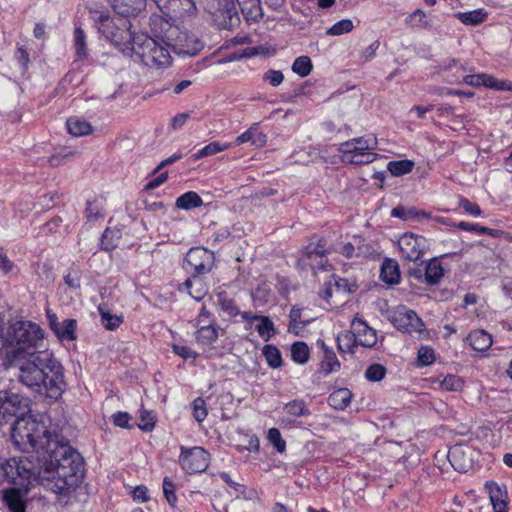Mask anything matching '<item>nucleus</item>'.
Returning a JSON list of instances; mask_svg holds the SVG:
<instances>
[{
    "label": "nucleus",
    "instance_id": "1",
    "mask_svg": "<svg viewBox=\"0 0 512 512\" xmlns=\"http://www.w3.org/2000/svg\"><path fill=\"white\" fill-rule=\"evenodd\" d=\"M4 330L0 314V353L5 350L12 360H19V381L42 397L58 400L66 388L64 368L52 353L35 351L43 340L42 329L30 321H17L6 334Z\"/></svg>",
    "mask_w": 512,
    "mask_h": 512
},
{
    "label": "nucleus",
    "instance_id": "2",
    "mask_svg": "<svg viewBox=\"0 0 512 512\" xmlns=\"http://www.w3.org/2000/svg\"><path fill=\"white\" fill-rule=\"evenodd\" d=\"M30 412V400L13 389L0 390V418L15 417L11 438L14 445L23 452L45 449L50 442V431L37 421Z\"/></svg>",
    "mask_w": 512,
    "mask_h": 512
},
{
    "label": "nucleus",
    "instance_id": "3",
    "mask_svg": "<svg viewBox=\"0 0 512 512\" xmlns=\"http://www.w3.org/2000/svg\"><path fill=\"white\" fill-rule=\"evenodd\" d=\"M51 445L52 434L50 433V442L47 448L35 450L50 456V460L46 461L38 470V479L44 487L52 492L69 495L80 485L84 476L83 458L69 445H60L55 449H52Z\"/></svg>",
    "mask_w": 512,
    "mask_h": 512
},
{
    "label": "nucleus",
    "instance_id": "4",
    "mask_svg": "<svg viewBox=\"0 0 512 512\" xmlns=\"http://www.w3.org/2000/svg\"><path fill=\"white\" fill-rule=\"evenodd\" d=\"M146 0H114L113 10L124 18H112L108 11L90 10L103 36L126 56L133 55V46L138 33L131 30L132 24L126 18L135 15L145 7Z\"/></svg>",
    "mask_w": 512,
    "mask_h": 512
},
{
    "label": "nucleus",
    "instance_id": "5",
    "mask_svg": "<svg viewBox=\"0 0 512 512\" xmlns=\"http://www.w3.org/2000/svg\"><path fill=\"white\" fill-rule=\"evenodd\" d=\"M152 69L167 68L171 64V55L167 47L145 33H138L133 46V55Z\"/></svg>",
    "mask_w": 512,
    "mask_h": 512
},
{
    "label": "nucleus",
    "instance_id": "6",
    "mask_svg": "<svg viewBox=\"0 0 512 512\" xmlns=\"http://www.w3.org/2000/svg\"><path fill=\"white\" fill-rule=\"evenodd\" d=\"M1 471L3 478L10 484L14 485L13 488L24 489V492L29 490L30 480L36 476V472L30 463H26L22 459L10 458L1 464Z\"/></svg>",
    "mask_w": 512,
    "mask_h": 512
},
{
    "label": "nucleus",
    "instance_id": "7",
    "mask_svg": "<svg viewBox=\"0 0 512 512\" xmlns=\"http://www.w3.org/2000/svg\"><path fill=\"white\" fill-rule=\"evenodd\" d=\"M398 246L404 259L416 262L429 250L430 245L424 236L407 232L399 238Z\"/></svg>",
    "mask_w": 512,
    "mask_h": 512
},
{
    "label": "nucleus",
    "instance_id": "8",
    "mask_svg": "<svg viewBox=\"0 0 512 512\" xmlns=\"http://www.w3.org/2000/svg\"><path fill=\"white\" fill-rule=\"evenodd\" d=\"M179 464L189 474L200 473L209 465V455L201 447L186 448L181 446Z\"/></svg>",
    "mask_w": 512,
    "mask_h": 512
},
{
    "label": "nucleus",
    "instance_id": "9",
    "mask_svg": "<svg viewBox=\"0 0 512 512\" xmlns=\"http://www.w3.org/2000/svg\"><path fill=\"white\" fill-rule=\"evenodd\" d=\"M214 255L211 251L195 247L191 248L184 259V268L192 275H204L211 271Z\"/></svg>",
    "mask_w": 512,
    "mask_h": 512
},
{
    "label": "nucleus",
    "instance_id": "10",
    "mask_svg": "<svg viewBox=\"0 0 512 512\" xmlns=\"http://www.w3.org/2000/svg\"><path fill=\"white\" fill-rule=\"evenodd\" d=\"M391 323L399 331L407 334L421 332L424 323L418 315L405 306H399L391 315Z\"/></svg>",
    "mask_w": 512,
    "mask_h": 512
},
{
    "label": "nucleus",
    "instance_id": "11",
    "mask_svg": "<svg viewBox=\"0 0 512 512\" xmlns=\"http://www.w3.org/2000/svg\"><path fill=\"white\" fill-rule=\"evenodd\" d=\"M377 148V138L372 135L353 138L340 144L339 151L344 158H348L349 154L372 152Z\"/></svg>",
    "mask_w": 512,
    "mask_h": 512
},
{
    "label": "nucleus",
    "instance_id": "12",
    "mask_svg": "<svg viewBox=\"0 0 512 512\" xmlns=\"http://www.w3.org/2000/svg\"><path fill=\"white\" fill-rule=\"evenodd\" d=\"M330 252L327 241L324 237L314 235L305 248L298 253V263L306 260H317Z\"/></svg>",
    "mask_w": 512,
    "mask_h": 512
},
{
    "label": "nucleus",
    "instance_id": "13",
    "mask_svg": "<svg viewBox=\"0 0 512 512\" xmlns=\"http://www.w3.org/2000/svg\"><path fill=\"white\" fill-rule=\"evenodd\" d=\"M447 457L452 467L458 472H467L472 467V459L468 446H453L448 451Z\"/></svg>",
    "mask_w": 512,
    "mask_h": 512
},
{
    "label": "nucleus",
    "instance_id": "14",
    "mask_svg": "<svg viewBox=\"0 0 512 512\" xmlns=\"http://www.w3.org/2000/svg\"><path fill=\"white\" fill-rule=\"evenodd\" d=\"M218 9L219 27L221 29H231L240 23V17L236 4L233 0H221Z\"/></svg>",
    "mask_w": 512,
    "mask_h": 512
},
{
    "label": "nucleus",
    "instance_id": "15",
    "mask_svg": "<svg viewBox=\"0 0 512 512\" xmlns=\"http://www.w3.org/2000/svg\"><path fill=\"white\" fill-rule=\"evenodd\" d=\"M485 487L489 493L494 512H507L508 494L506 486L490 481L486 482Z\"/></svg>",
    "mask_w": 512,
    "mask_h": 512
},
{
    "label": "nucleus",
    "instance_id": "16",
    "mask_svg": "<svg viewBox=\"0 0 512 512\" xmlns=\"http://www.w3.org/2000/svg\"><path fill=\"white\" fill-rule=\"evenodd\" d=\"M351 327L359 345L371 348L377 343L376 331L369 327L363 320L354 319Z\"/></svg>",
    "mask_w": 512,
    "mask_h": 512
},
{
    "label": "nucleus",
    "instance_id": "17",
    "mask_svg": "<svg viewBox=\"0 0 512 512\" xmlns=\"http://www.w3.org/2000/svg\"><path fill=\"white\" fill-rule=\"evenodd\" d=\"M201 275H192L183 284L180 290H186L196 301L202 300L208 292V287Z\"/></svg>",
    "mask_w": 512,
    "mask_h": 512
},
{
    "label": "nucleus",
    "instance_id": "18",
    "mask_svg": "<svg viewBox=\"0 0 512 512\" xmlns=\"http://www.w3.org/2000/svg\"><path fill=\"white\" fill-rule=\"evenodd\" d=\"M246 142H251L256 147H262L267 142V136L259 131L258 124H253L247 131L235 139L236 145H242Z\"/></svg>",
    "mask_w": 512,
    "mask_h": 512
},
{
    "label": "nucleus",
    "instance_id": "19",
    "mask_svg": "<svg viewBox=\"0 0 512 512\" xmlns=\"http://www.w3.org/2000/svg\"><path fill=\"white\" fill-rule=\"evenodd\" d=\"M467 342L476 351H485L492 345V336L485 330H473L467 336Z\"/></svg>",
    "mask_w": 512,
    "mask_h": 512
},
{
    "label": "nucleus",
    "instance_id": "20",
    "mask_svg": "<svg viewBox=\"0 0 512 512\" xmlns=\"http://www.w3.org/2000/svg\"><path fill=\"white\" fill-rule=\"evenodd\" d=\"M24 489L10 488L4 492V502L11 512H25L26 504L22 499L21 492Z\"/></svg>",
    "mask_w": 512,
    "mask_h": 512
},
{
    "label": "nucleus",
    "instance_id": "21",
    "mask_svg": "<svg viewBox=\"0 0 512 512\" xmlns=\"http://www.w3.org/2000/svg\"><path fill=\"white\" fill-rule=\"evenodd\" d=\"M444 276V268L437 258L431 259L424 268V282L428 285H436Z\"/></svg>",
    "mask_w": 512,
    "mask_h": 512
},
{
    "label": "nucleus",
    "instance_id": "22",
    "mask_svg": "<svg viewBox=\"0 0 512 512\" xmlns=\"http://www.w3.org/2000/svg\"><path fill=\"white\" fill-rule=\"evenodd\" d=\"M380 278L389 285L397 284L400 280L398 263L392 259L384 260L381 266Z\"/></svg>",
    "mask_w": 512,
    "mask_h": 512
},
{
    "label": "nucleus",
    "instance_id": "23",
    "mask_svg": "<svg viewBox=\"0 0 512 512\" xmlns=\"http://www.w3.org/2000/svg\"><path fill=\"white\" fill-rule=\"evenodd\" d=\"M196 340L202 345H210L218 338V327L212 323L197 325Z\"/></svg>",
    "mask_w": 512,
    "mask_h": 512
},
{
    "label": "nucleus",
    "instance_id": "24",
    "mask_svg": "<svg viewBox=\"0 0 512 512\" xmlns=\"http://www.w3.org/2000/svg\"><path fill=\"white\" fill-rule=\"evenodd\" d=\"M76 328L77 321L72 318H67L60 322L53 332L60 340L73 341L77 338Z\"/></svg>",
    "mask_w": 512,
    "mask_h": 512
},
{
    "label": "nucleus",
    "instance_id": "25",
    "mask_svg": "<svg viewBox=\"0 0 512 512\" xmlns=\"http://www.w3.org/2000/svg\"><path fill=\"white\" fill-rule=\"evenodd\" d=\"M352 393L347 388L333 391L328 397L329 405L337 410H344L351 402Z\"/></svg>",
    "mask_w": 512,
    "mask_h": 512
},
{
    "label": "nucleus",
    "instance_id": "26",
    "mask_svg": "<svg viewBox=\"0 0 512 512\" xmlns=\"http://www.w3.org/2000/svg\"><path fill=\"white\" fill-rule=\"evenodd\" d=\"M391 216L400 218L404 221L408 220H421L422 218H428L429 214L424 211H419L414 207L396 206L391 211Z\"/></svg>",
    "mask_w": 512,
    "mask_h": 512
},
{
    "label": "nucleus",
    "instance_id": "27",
    "mask_svg": "<svg viewBox=\"0 0 512 512\" xmlns=\"http://www.w3.org/2000/svg\"><path fill=\"white\" fill-rule=\"evenodd\" d=\"M66 125L68 132L75 137L88 135L92 132L91 124L77 117L69 118Z\"/></svg>",
    "mask_w": 512,
    "mask_h": 512
},
{
    "label": "nucleus",
    "instance_id": "28",
    "mask_svg": "<svg viewBox=\"0 0 512 512\" xmlns=\"http://www.w3.org/2000/svg\"><path fill=\"white\" fill-rule=\"evenodd\" d=\"M203 204L202 198L194 191H189L176 199L175 205L179 209L190 210L200 207Z\"/></svg>",
    "mask_w": 512,
    "mask_h": 512
},
{
    "label": "nucleus",
    "instance_id": "29",
    "mask_svg": "<svg viewBox=\"0 0 512 512\" xmlns=\"http://www.w3.org/2000/svg\"><path fill=\"white\" fill-rule=\"evenodd\" d=\"M359 345L352 331H344L337 336L338 349L343 353H354V348Z\"/></svg>",
    "mask_w": 512,
    "mask_h": 512
},
{
    "label": "nucleus",
    "instance_id": "30",
    "mask_svg": "<svg viewBox=\"0 0 512 512\" xmlns=\"http://www.w3.org/2000/svg\"><path fill=\"white\" fill-rule=\"evenodd\" d=\"M321 344L324 350V357L321 362V370L325 374H330L337 371L340 368V362L338 361L334 351L326 347L324 342Z\"/></svg>",
    "mask_w": 512,
    "mask_h": 512
},
{
    "label": "nucleus",
    "instance_id": "31",
    "mask_svg": "<svg viewBox=\"0 0 512 512\" xmlns=\"http://www.w3.org/2000/svg\"><path fill=\"white\" fill-rule=\"evenodd\" d=\"M455 17L465 25L475 26L485 21L487 13L482 9H478L469 12H458L455 14Z\"/></svg>",
    "mask_w": 512,
    "mask_h": 512
},
{
    "label": "nucleus",
    "instance_id": "32",
    "mask_svg": "<svg viewBox=\"0 0 512 512\" xmlns=\"http://www.w3.org/2000/svg\"><path fill=\"white\" fill-rule=\"evenodd\" d=\"M415 166V163L412 160H396L390 161L387 165V170L391 173V175L395 177H400L405 174L410 173Z\"/></svg>",
    "mask_w": 512,
    "mask_h": 512
},
{
    "label": "nucleus",
    "instance_id": "33",
    "mask_svg": "<svg viewBox=\"0 0 512 512\" xmlns=\"http://www.w3.org/2000/svg\"><path fill=\"white\" fill-rule=\"evenodd\" d=\"M98 310L101 316V323L107 330L113 331L123 322L122 315L112 314L108 309L102 306H99Z\"/></svg>",
    "mask_w": 512,
    "mask_h": 512
},
{
    "label": "nucleus",
    "instance_id": "34",
    "mask_svg": "<svg viewBox=\"0 0 512 512\" xmlns=\"http://www.w3.org/2000/svg\"><path fill=\"white\" fill-rule=\"evenodd\" d=\"M456 227L463 231H476L481 234L489 235L493 238H498L503 234V231L498 229H492L479 224H473L465 221H460L456 224Z\"/></svg>",
    "mask_w": 512,
    "mask_h": 512
},
{
    "label": "nucleus",
    "instance_id": "35",
    "mask_svg": "<svg viewBox=\"0 0 512 512\" xmlns=\"http://www.w3.org/2000/svg\"><path fill=\"white\" fill-rule=\"evenodd\" d=\"M262 354L269 367L276 369L282 365L281 352L275 345H265L262 349Z\"/></svg>",
    "mask_w": 512,
    "mask_h": 512
},
{
    "label": "nucleus",
    "instance_id": "36",
    "mask_svg": "<svg viewBox=\"0 0 512 512\" xmlns=\"http://www.w3.org/2000/svg\"><path fill=\"white\" fill-rule=\"evenodd\" d=\"M309 347L305 342H295L291 346L292 360L298 364H305L309 360Z\"/></svg>",
    "mask_w": 512,
    "mask_h": 512
},
{
    "label": "nucleus",
    "instance_id": "37",
    "mask_svg": "<svg viewBox=\"0 0 512 512\" xmlns=\"http://www.w3.org/2000/svg\"><path fill=\"white\" fill-rule=\"evenodd\" d=\"M219 476L227 485H229L230 488L237 492V498L243 496L245 499H252L256 496V492L253 490H251L249 494H246V487L243 484L233 481L228 473L222 472Z\"/></svg>",
    "mask_w": 512,
    "mask_h": 512
},
{
    "label": "nucleus",
    "instance_id": "38",
    "mask_svg": "<svg viewBox=\"0 0 512 512\" xmlns=\"http://www.w3.org/2000/svg\"><path fill=\"white\" fill-rule=\"evenodd\" d=\"M230 144H221L217 141L211 142L205 147L199 149L195 154H193L192 158L194 160H199L203 157L211 156L216 153L222 152L228 149Z\"/></svg>",
    "mask_w": 512,
    "mask_h": 512
},
{
    "label": "nucleus",
    "instance_id": "39",
    "mask_svg": "<svg viewBox=\"0 0 512 512\" xmlns=\"http://www.w3.org/2000/svg\"><path fill=\"white\" fill-rule=\"evenodd\" d=\"M313 65L308 56L297 57L292 65V71L300 77H306L312 71Z\"/></svg>",
    "mask_w": 512,
    "mask_h": 512
},
{
    "label": "nucleus",
    "instance_id": "40",
    "mask_svg": "<svg viewBox=\"0 0 512 512\" xmlns=\"http://www.w3.org/2000/svg\"><path fill=\"white\" fill-rule=\"evenodd\" d=\"M217 301L221 309L229 316H236L239 314L235 300L228 297L226 292H219L217 294Z\"/></svg>",
    "mask_w": 512,
    "mask_h": 512
},
{
    "label": "nucleus",
    "instance_id": "41",
    "mask_svg": "<svg viewBox=\"0 0 512 512\" xmlns=\"http://www.w3.org/2000/svg\"><path fill=\"white\" fill-rule=\"evenodd\" d=\"M331 281L333 283L335 291L338 293L342 292L345 294H350L355 292L358 288L355 281L346 278H340L333 275Z\"/></svg>",
    "mask_w": 512,
    "mask_h": 512
},
{
    "label": "nucleus",
    "instance_id": "42",
    "mask_svg": "<svg viewBox=\"0 0 512 512\" xmlns=\"http://www.w3.org/2000/svg\"><path fill=\"white\" fill-rule=\"evenodd\" d=\"M284 411L294 417L308 416L310 411L303 400H293L284 406Z\"/></svg>",
    "mask_w": 512,
    "mask_h": 512
},
{
    "label": "nucleus",
    "instance_id": "43",
    "mask_svg": "<svg viewBox=\"0 0 512 512\" xmlns=\"http://www.w3.org/2000/svg\"><path fill=\"white\" fill-rule=\"evenodd\" d=\"M74 42L76 56L78 59H84L87 57V46L85 32L82 28L77 27L74 31Z\"/></svg>",
    "mask_w": 512,
    "mask_h": 512
},
{
    "label": "nucleus",
    "instance_id": "44",
    "mask_svg": "<svg viewBox=\"0 0 512 512\" xmlns=\"http://www.w3.org/2000/svg\"><path fill=\"white\" fill-rule=\"evenodd\" d=\"M259 324L256 326V330L259 336L268 341L274 333L273 322L267 316H259Z\"/></svg>",
    "mask_w": 512,
    "mask_h": 512
},
{
    "label": "nucleus",
    "instance_id": "45",
    "mask_svg": "<svg viewBox=\"0 0 512 512\" xmlns=\"http://www.w3.org/2000/svg\"><path fill=\"white\" fill-rule=\"evenodd\" d=\"M354 24L350 19H342L327 29L326 34L329 36H340L351 32Z\"/></svg>",
    "mask_w": 512,
    "mask_h": 512
},
{
    "label": "nucleus",
    "instance_id": "46",
    "mask_svg": "<svg viewBox=\"0 0 512 512\" xmlns=\"http://www.w3.org/2000/svg\"><path fill=\"white\" fill-rule=\"evenodd\" d=\"M298 265L302 268L310 267L314 272L329 271L332 268L326 256H321L317 260L299 262Z\"/></svg>",
    "mask_w": 512,
    "mask_h": 512
},
{
    "label": "nucleus",
    "instance_id": "47",
    "mask_svg": "<svg viewBox=\"0 0 512 512\" xmlns=\"http://www.w3.org/2000/svg\"><path fill=\"white\" fill-rule=\"evenodd\" d=\"M491 77H492V75H489L486 73H480V74H475V75H466L463 77L462 82H464L465 84H467L469 86H473V87L484 86V87L488 88V83H490Z\"/></svg>",
    "mask_w": 512,
    "mask_h": 512
},
{
    "label": "nucleus",
    "instance_id": "48",
    "mask_svg": "<svg viewBox=\"0 0 512 512\" xmlns=\"http://www.w3.org/2000/svg\"><path fill=\"white\" fill-rule=\"evenodd\" d=\"M120 238V232L118 230L107 228L101 239V246L105 250H112L114 249L117 244L115 243V240Z\"/></svg>",
    "mask_w": 512,
    "mask_h": 512
},
{
    "label": "nucleus",
    "instance_id": "49",
    "mask_svg": "<svg viewBox=\"0 0 512 512\" xmlns=\"http://www.w3.org/2000/svg\"><path fill=\"white\" fill-rule=\"evenodd\" d=\"M386 375V368L381 364H372L365 371V377L369 381L377 382Z\"/></svg>",
    "mask_w": 512,
    "mask_h": 512
},
{
    "label": "nucleus",
    "instance_id": "50",
    "mask_svg": "<svg viewBox=\"0 0 512 512\" xmlns=\"http://www.w3.org/2000/svg\"><path fill=\"white\" fill-rule=\"evenodd\" d=\"M377 157L376 153L373 152H366V153H355V154H349L348 158H345V160L349 161L352 164L356 165H363V164H369L372 163Z\"/></svg>",
    "mask_w": 512,
    "mask_h": 512
},
{
    "label": "nucleus",
    "instance_id": "51",
    "mask_svg": "<svg viewBox=\"0 0 512 512\" xmlns=\"http://www.w3.org/2000/svg\"><path fill=\"white\" fill-rule=\"evenodd\" d=\"M196 11V5L193 0H179L178 4L171 12L179 14L180 16L191 15Z\"/></svg>",
    "mask_w": 512,
    "mask_h": 512
},
{
    "label": "nucleus",
    "instance_id": "52",
    "mask_svg": "<svg viewBox=\"0 0 512 512\" xmlns=\"http://www.w3.org/2000/svg\"><path fill=\"white\" fill-rule=\"evenodd\" d=\"M163 493L169 505L175 507L177 502L175 484L169 477H165L163 480Z\"/></svg>",
    "mask_w": 512,
    "mask_h": 512
},
{
    "label": "nucleus",
    "instance_id": "53",
    "mask_svg": "<svg viewBox=\"0 0 512 512\" xmlns=\"http://www.w3.org/2000/svg\"><path fill=\"white\" fill-rule=\"evenodd\" d=\"M267 438L279 453H283L285 451L286 442L283 440L281 433L277 428H270L268 430Z\"/></svg>",
    "mask_w": 512,
    "mask_h": 512
},
{
    "label": "nucleus",
    "instance_id": "54",
    "mask_svg": "<svg viewBox=\"0 0 512 512\" xmlns=\"http://www.w3.org/2000/svg\"><path fill=\"white\" fill-rule=\"evenodd\" d=\"M417 359L421 366L431 365L435 361L434 350L428 346H421L418 350Z\"/></svg>",
    "mask_w": 512,
    "mask_h": 512
},
{
    "label": "nucleus",
    "instance_id": "55",
    "mask_svg": "<svg viewBox=\"0 0 512 512\" xmlns=\"http://www.w3.org/2000/svg\"><path fill=\"white\" fill-rule=\"evenodd\" d=\"M192 408L195 420L199 423L204 421L208 414L205 401L200 397L196 398L193 401Z\"/></svg>",
    "mask_w": 512,
    "mask_h": 512
},
{
    "label": "nucleus",
    "instance_id": "56",
    "mask_svg": "<svg viewBox=\"0 0 512 512\" xmlns=\"http://www.w3.org/2000/svg\"><path fill=\"white\" fill-rule=\"evenodd\" d=\"M64 282L72 289H79L81 286V270L71 268L64 276Z\"/></svg>",
    "mask_w": 512,
    "mask_h": 512
},
{
    "label": "nucleus",
    "instance_id": "57",
    "mask_svg": "<svg viewBox=\"0 0 512 512\" xmlns=\"http://www.w3.org/2000/svg\"><path fill=\"white\" fill-rule=\"evenodd\" d=\"M139 428L143 431H152L155 426V417L154 415L146 410L141 411L140 414V423L138 424Z\"/></svg>",
    "mask_w": 512,
    "mask_h": 512
},
{
    "label": "nucleus",
    "instance_id": "58",
    "mask_svg": "<svg viewBox=\"0 0 512 512\" xmlns=\"http://www.w3.org/2000/svg\"><path fill=\"white\" fill-rule=\"evenodd\" d=\"M459 207L462 208L467 214L473 216H480L482 214V210L479 205L464 197L459 198Z\"/></svg>",
    "mask_w": 512,
    "mask_h": 512
},
{
    "label": "nucleus",
    "instance_id": "59",
    "mask_svg": "<svg viewBox=\"0 0 512 512\" xmlns=\"http://www.w3.org/2000/svg\"><path fill=\"white\" fill-rule=\"evenodd\" d=\"M263 80L268 82L271 86L273 87H277L279 86L283 80H284V75L281 71L279 70H268L264 73L263 75Z\"/></svg>",
    "mask_w": 512,
    "mask_h": 512
},
{
    "label": "nucleus",
    "instance_id": "60",
    "mask_svg": "<svg viewBox=\"0 0 512 512\" xmlns=\"http://www.w3.org/2000/svg\"><path fill=\"white\" fill-rule=\"evenodd\" d=\"M441 387L447 391H457L461 389L462 381L455 375H448L441 382Z\"/></svg>",
    "mask_w": 512,
    "mask_h": 512
},
{
    "label": "nucleus",
    "instance_id": "61",
    "mask_svg": "<svg viewBox=\"0 0 512 512\" xmlns=\"http://www.w3.org/2000/svg\"><path fill=\"white\" fill-rule=\"evenodd\" d=\"M290 324H289V330H295L299 327V324H301L300 327H304L308 321H300L301 318V309L293 307L290 311Z\"/></svg>",
    "mask_w": 512,
    "mask_h": 512
},
{
    "label": "nucleus",
    "instance_id": "62",
    "mask_svg": "<svg viewBox=\"0 0 512 512\" xmlns=\"http://www.w3.org/2000/svg\"><path fill=\"white\" fill-rule=\"evenodd\" d=\"M172 349L176 355L180 356L181 358H183L185 360L190 359V358L194 359L197 357V353L188 346L173 345Z\"/></svg>",
    "mask_w": 512,
    "mask_h": 512
},
{
    "label": "nucleus",
    "instance_id": "63",
    "mask_svg": "<svg viewBox=\"0 0 512 512\" xmlns=\"http://www.w3.org/2000/svg\"><path fill=\"white\" fill-rule=\"evenodd\" d=\"M131 416L127 412H117L112 415V422L115 426L128 428Z\"/></svg>",
    "mask_w": 512,
    "mask_h": 512
},
{
    "label": "nucleus",
    "instance_id": "64",
    "mask_svg": "<svg viewBox=\"0 0 512 512\" xmlns=\"http://www.w3.org/2000/svg\"><path fill=\"white\" fill-rule=\"evenodd\" d=\"M360 248L356 249L350 242L341 244L339 252L347 258L357 257L360 254Z\"/></svg>",
    "mask_w": 512,
    "mask_h": 512
}]
</instances>
